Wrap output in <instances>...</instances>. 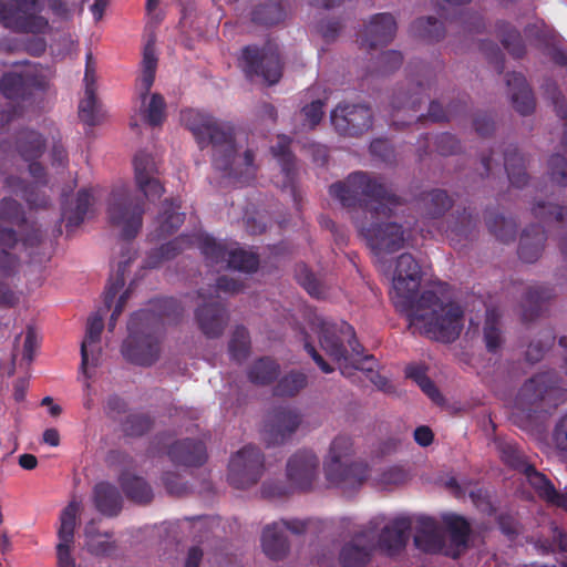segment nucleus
<instances>
[{
	"label": "nucleus",
	"mask_w": 567,
	"mask_h": 567,
	"mask_svg": "<svg viewBox=\"0 0 567 567\" xmlns=\"http://www.w3.org/2000/svg\"><path fill=\"white\" fill-rule=\"evenodd\" d=\"M286 12L279 2H267L257 6L251 13L252 22L261 25H275L284 21Z\"/></svg>",
	"instance_id": "nucleus-49"
},
{
	"label": "nucleus",
	"mask_w": 567,
	"mask_h": 567,
	"mask_svg": "<svg viewBox=\"0 0 567 567\" xmlns=\"http://www.w3.org/2000/svg\"><path fill=\"white\" fill-rule=\"evenodd\" d=\"M532 213L539 221L548 226L555 225L560 230H567V207L539 200L533 206ZM559 247L567 261V233L560 236Z\"/></svg>",
	"instance_id": "nucleus-28"
},
{
	"label": "nucleus",
	"mask_w": 567,
	"mask_h": 567,
	"mask_svg": "<svg viewBox=\"0 0 567 567\" xmlns=\"http://www.w3.org/2000/svg\"><path fill=\"white\" fill-rule=\"evenodd\" d=\"M442 523L450 536L445 556L458 558L470 546L472 525L466 517L456 513L443 514Z\"/></svg>",
	"instance_id": "nucleus-21"
},
{
	"label": "nucleus",
	"mask_w": 567,
	"mask_h": 567,
	"mask_svg": "<svg viewBox=\"0 0 567 567\" xmlns=\"http://www.w3.org/2000/svg\"><path fill=\"white\" fill-rule=\"evenodd\" d=\"M412 29L419 38L427 42L440 41L445 34L442 22L434 17L416 19L412 24Z\"/></svg>",
	"instance_id": "nucleus-52"
},
{
	"label": "nucleus",
	"mask_w": 567,
	"mask_h": 567,
	"mask_svg": "<svg viewBox=\"0 0 567 567\" xmlns=\"http://www.w3.org/2000/svg\"><path fill=\"white\" fill-rule=\"evenodd\" d=\"M279 373L280 367L276 360L269 357H262L250 365L247 377L254 384L268 385L277 380Z\"/></svg>",
	"instance_id": "nucleus-43"
},
{
	"label": "nucleus",
	"mask_w": 567,
	"mask_h": 567,
	"mask_svg": "<svg viewBox=\"0 0 567 567\" xmlns=\"http://www.w3.org/2000/svg\"><path fill=\"white\" fill-rule=\"evenodd\" d=\"M0 219L19 225H27L21 204L11 197H4L0 202Z\"/></svg>",
	"instance_id": "nucleus-62"
},
{
	"label": "nucleus",
	"mask_w": 567,
	"mask_h": 567,
	"mask_svg": "<svg viewBox=\"0 0 567 567\" xmlns=\"http://www.w3.org/2000/svg\"><path fill=\"white\" fill-rule=\"evenodd\" d=\"M154 419L147 413H132L122 424L123 432L127 436L140 437L151 431Z\"/></svg>",
	"instance_id": "nucleus-55"
},
{
	"label": "nucleus",
	"mask_w": 567,
	"mask_h": 567,
	"mask_svg": "<svg viewBox=\"0 0 567 567\" xmlns=\"http://www.w3.org/2000/svg\"><path fill=\"white\" fill-rule=\"evenodd\" d=\"M375 550V536L372 530L357 533L341 547L339 553L341 567H365Z\"/></svg>",
	"instance_id": "nucleus-17"
},
{
	"label": "nucleus",
	"mask_w": 567,
	"mask_h": 567,
	"mask_svg": "<svg viewBox=\"0 0 567 567\" xmlns=\"http://www.w3.org/2000/svg\"><path fill=\"white\" fill-rule=\"evenodd\" d=\"M302 423L298 409L281 405L274 408L267 416L262 430V440L267 446L282 445L288 442Z\"/></svg>",
	"instance_id": "nucleus-14"
},
{
	"label": "nucleus",
	"mask_w": 567,
	"mask_h": 567,
	"mask_svg": "<svg viewBox=\"0 0 567 567\" xmlns=\"http://www.w3.org/2000/svg\"><path fill=\"white\" fill-rule=\"evenodd\" d=\"M329 195L346 208L360 207L364 212L365 219L357 220L355 226L375 256L393 254L404 246L403 226L380 220L392 217L394 208L402 205V198L382 178L353 172L344 181L331 184Z\"/></svg>",
	"instance_id": "nucleus-1"
},
{
	"label": "nucleus",
	"mask_w": 567,
	"mask_h": 567,
	"mask_svg": "<svg viewBox=\"0 0 567 567\" xmlns=\"http://www.w3.org/2000/svg\"><path fill=\"white\" fill-rule=\"evenodd\" d=\"M143 117L145 122L152 126H161L166 118V102L162 94L153 93L150 102L143 110Z\"/></svg>",
	"instance_id": "nucleus-57"
},
{
	"label": "nucleus",
	"mask_w": 567,
	"mask_h": 567,
	"mask_svg": "<svg viewBox=\"0 0 567 567\" xmlns=\"http://www.w3.org/2000/svg\"><path fill=\"white\" fill-rule=\"evenodd\" d=\"M543 90L545 95L554 104L557 116L560 118H567V102L560 93L556 82L551 79H547L543 84Z\"/></svg>",
	"instance_id": "nucleus-63"
},
{
	"label": "nucleus",
	"mask_w": 567,
	"mask_h": 567,
	"mask_svg": "<svg viewBox=\"0 0 567 567\" xmlns=\"http://www.w3.org/2000/svg\"><path fill=\"white\" fill-rule=\"evenodd\" d=\"M250 336L247 328L236 326L228 343V351L231 359L239 363L246 360L250 352Z\"/></svg>",
	"instance_id": "nucleus-50"
},
{
	"label": "nucleus",
	"mask_w": 567,
	"mask_h": 567,
	"mask_svg": "<svg viewBox=\"0 0 567 567\" xmlns=\"http://www.w3.org/2000/svg\"><path fill=\"white\" fill-rule=\"evenodd\" d=\"M144 199L126 186L113 188L107 204V217L113 226L121 228L124 240L134 239L143 226Z\"/></svg>",
	"instance_id": "nucleus-9"
},
{
	"label": "nucleus",
	"mask_w": 567,
	"mask_h": 567,
	"mask_svg": "<svg viewBox=\"0 0 567 567\" xmlns=\"http://www.w3.org/2000/svg\"><path fill=\"white\" fill-rule=\"evenodd\" d=\"M410 529V518L399 517L393 519L381 530L378 542H375L377 550L389 557L401 554L406 546Z\"/></svg>",
	"instance_id": "nucleus-20"
},
{
	"label": "nucleus",
	"mask_w": 567,
	"mask_h": 567,
	"mask_svg": "<svg viewBox=\"0 0 567 567\" xmlns=\"http://www.w3.org/2000/svg\"><path fill=\"white\" fill-rule=\"evenodd\" d=\"M243 68L248 78L259 76L269 85L276 84L282 76V64L278 49L266 44L262 48L247 45L241 53Z\"/></svg>",
	"instance_id": "nucleus-11"
},
{
	"label": "nucleus",
	"mask_w": 567,
	"mask_h": 567,
	"mask_svg": "<svg viewBox=\"0 0 567 567\" xmlns=\"http://www.w3.org/2000/svg\"><path fill=\"white\" fill-rule=\"evenodd\" d=\"M181 117L186 128L193 133L200 150L212 146L213 166L217 171L240 182H246L255 175L257 167L254 164L255 153L251 150H246L244 153L241 163L244 168L235 164L237 147L233 125L196 110L183 111Z\"/></svg>",
	"instance_id": "nucleus-4"
},
{
	"label": "nucleus",
	"mask_w": 567,
	"mask_h": 567,
	"mask_svg": "<svg viewBox=\"0 0 567 567\" xmlns=\"http://www.w3.org/2000/svg\"><path fill=\"white\" fill-rule=\"evenodd\" d=\"M498 324V319L493 313H488L484 324V341L486 349L492 353H496L503 343Z\"/></svg>",
	"instance_id": "nucleus-61"
},
{
	"label": "nucleus",
	"mask_w": 567,
	"mask_h": 567,
	"mask_svg": "<svg viewBox=\"0 0 567 567\" xmlns=\"http://www.w3.org/2000/svg\"><path fill=\"white\" fill-rule=\"evenodd\" d=\"M16 150L24 161L39 159L44 153L45 140L33 130H21L17 134Z\"/></svg>",
	"instance_id": "nucleus-40"
},
{
	"label": "nucleus",
	"mask_w": 567,
	"mask_h": 567,
	"mask_svg": "<svg viewBox=\"0 0 567 567\" xmlns=\"http://www.w3.org/2000/svg\"><path fill=\"white\" fill-rule=\"evenodd\" d=\"M319 457L307 449L298 450L287 461L286 474L290 486L309 491L319 474Z\"/></svg>",
	"instance_id": "nucleus-16"
},
{
	"label": "nucleus",
	"mask_w": 567,
	"mask_h": 567,
	"mask_svg": "<svg viewBox=\"0 0 567 567\" xmlns=\"http://www.w3.org/2000/svg\"><path fill=\"white\" fill-rule=\"evenodd\" d=\"M93 203L94 197L91 189L82 188L78 192L73 204L70 206L63 205L61 219L65 221L68 234L84 221L85 216Z\"/></svg>",
	"instance_id": "nucleus-33"
},
{
	"label": "nucleus",
	"mask_w": 567,
	"mask_h": 567,
	"mask_svg": "<svg viewBox=\"0 0 567 567\" xmlns=\"http://www.w3.org/2000/svg\"><path fill=\"white\" fill-rule=\"evenodd\" d=\"M307 385V377L301 372H290L279 380L274 389L277 396H293Z\"/></svg>",
	"instance_id": "nucleus-58"
},
{
	"label": "nucleus",
	"mask_w": 567,
	"mask_h": 567,
	"mask_svg": "<svg viewBox=\"0 0 567 567\" xmlns=\"http://www.w3.org/2000/svg\"><path fill=\"white\" fill-rule=\"evenodd\" d=\"M496 445L502 461L509 467L523 473L525 467L529 465L516 444L507 441H498Z\"/></svg>",
	"instance_id": "nucleus-56"
},
{
	"label": "nucleus",
	"mask_w": 567,
	"mask_h": 567,
	"mask_svg": "<svg viewBox=\"0 0 567 567\" xmlns=\"http://www.w3.org/2000/svg\"><path fill=\"white\" fill-rule=\"evenodd\" d=\"M183 313V306L173 297L153 299L148 308L134 312L127 323L128 336L121 347L124 359L141 367L156 362L165 321L176 322Z\"/></svg>",
	"instance_id": "nucleus-3"
},
{
	"label": "nucleus",
	"mask_w": 567,
	"mask_h": 567,
	"mask_svg": "<svg viewBox=\"0 0 567 567\" xmlns=\"http://www.w3.org/2000/svg\"><path fill=\"white\" fill-rule=\"evenodd\" d=\"M414 545L426 554H443L447 550L444 536L440 533L434 518L422 516L417 519Z\"/></svg>",
	"instance_id": "nucleus-23"
},
{
	"label": "nucleus",
	"mask_w": 567,
	"mask_h": 567,
	"mask_svg": "<svg viewBox=\"0 0 567 567\" xmlns=\"http://www.w3.org/2000/svg\"><path fill=\"white\" fill-rule=\"evenodd\" d=\"M336 132L341 136L359 137L373 125V112L368 104L339 103L330 114Z\"/></svg>",
	"instance_id": "nucleus-13"
},
{
	"label": "nucleus",
	"mask_w": 567,
	"mask_h": 567,
	"mask_svg": "<svg viewBox=\"0 0 567 567\" xmlns=\"http://www.w3.org/2000/svg\"><path fill=\"white\" fill-rule=\"evenodd\" d=\"M194 241L198 244L200 252L210 266H218L227 262L228 252L226 245L216 241L212 236H194Z\"/></svg>",
	"instance_id": "nucleus-46"
},
{
	"label": "nucleus",
	"mask_w": 567,
	"mask_h": 567,
	"mask_svg": "<svg viewBox=\"0 0 567 567\" xmlns=\"http://www.w3.org/2000/svg\"><path fill=\"white\" fill-rule=\"evenodd\" d=\"M549 176L553 183L567 186V159L560 154H553L548 161Z\"/></svg>",
	"instance_id": "nucleus-64"
},
{
	"label": "nucleus",
	"mask_w": 567,
	"mask_h": 567,
	"mask_svg": "<svg viewBox=\"0 0 567 567\" xmlns=\"http://www.w3.org/2000/svg\"><path fill=\"white\" fill-rule=\"evenodd\" d=\"M496 32L501 39L502 44L511 55L516 59L524 56L526 49L522 35L517 29L505 21H498L496 23Z\"/></svg>",
	"instance_id": "nucleus-45"
},
{
	"label": "nucleus",
	"mask_w": 567,
	"mask_h": 567,
	"mask_svg": "<svg viewBox=\"0 0 567 567\" xmlns=\"http://www.w3.org/2000/svg\"><path fill=\"white\" fill-rule=\"evenodd\" d=\"M261 546L264 553L272 560L285 558L290 548L287 536L277 522L264 528Z\"/></svg>",
	"instance_id": "nucleus-34"
},
{
	"label": "nucleus",
	"mask_w": 567,
	"mask_h": 567,
	"mask_svg": "<svg viewBox=\"0 0 567 567\" xmlns=\"http://www.w3.org/2000/svg\"><path fill=\"white\" fill-rule=\"evenodd\" d=\"M226 267L233 270L252 274L259 268V256L252 251L245 250L244 248L230 249Z\"/></svg>",
	"instance_id": "nucleus-47"
},
{
	"label": "nucleus",
	"mask_w": 567,
	"mask_h": 567,
	"mask_svg": "<svg viewBox=\"0 0 567 567\" xmlns=\"http://www.w3.org/2000/svg\"><path fill=\"white\" fill-rule=\"evenodd\" d=\"M547 239L545 229L539 224L525 228L520 236L518 256L525 262H535L542 255Z\"/></svg>",
	"instance_id": "nucleus-31"
},
{
	"label": "nucleus",
	"mask_w": 567,
	"mask_h": 567,
	"mask_svg": "<svg viewBox=\"0 0 567 567\" xmlns=\"http://www.w3.org/2000/svg\"><path fill=\"white\" fill-rule=\"evenodd\" d=\"M485 223L489 233L504 244L514 241L517 234V223L494 212H486Z\"/></svg>",
	"instance_id": "nucleus-42"
},
{
	"label": "nucleus",
	"mask_w": 567,
	"mask_h": 567,
	"mask_svg": "<svg viewBox=\"0 0 567 567\" xmlns=\"http://www.w3.org/2000/svg\"><path fill=\"white\" fill-rule=\"evenodd\" d=\"M396 21L391 13H377L364 25L361 34V47L373 50L389 44L396 33Z\"/></svg>",
	"instance_id": "nucleus-19"
},
{
	"label": "nucleus",
	"mask_w": 567,
	"mask_h": 567,
	"mask_svg": "<svg viewBox=\"0 0 567 567\" xmlns=\"http://www.w3.org/2000/svg\"><path fill=\"white\" fill-rule=\"evenodd\" d=\"M504 168L512 186L523 188L527 185L525 158L515 145H508L504 151Z\"/></svg>",
	"instance_id": "nucleus-41"
},
{
	"label": "nucleus",
	"mask_w": 567,
	"mask_h": 567,
	"mask_svg": "<svg viewBox=\"0 0 567 567\" xmlns=\"http://www.w3.org/2000/svg\"><path fill=\"white\" fill-rule=\"evenodd\" d=\"M0 91L8 100H24L28 85L21 74L14 72L4 73L0 80Z\"/></svg>",
	"instance_id": "nucleus-51"
},
{
	"label": "nucleus",
	"mask_w": 567,
	"mask_h": 567,
	"mask_svg": "<svg viewBox=\"0 0 567 567\" xmlns=\"http://www.w3.org/2000/svg\"><path fill=\"white\" fill-rule=\"evenodd\" d=\"M118 483L125 496L136 504H148L154 497L152 487L143 477L123 472Z\"/></svg>",
	"instance_id": "nucleus-38"
},
{
	"label": "nucleus",
	"mask_w": 567,
	"mask_h": 567,
	"mask_svg": "<svg viewBox=\"0 0 567 567\" xmlns=\"http://www.w3.org/2000/svg\"><path fill=\"white\" fill-rule=\"evenodd\" d=\"M523 473L542 499L548 502L557 496V489L551 481L545 474L537 471L534 465L529 464Z\"/></svg>",
	"instance_id": "nucleus-48"
},
{
	"label": "nucleus",
	"mask_w": 567,
	"mask_h": 567,
	"mask_svg": "<svg viewBox=\"0 0 567 567\" xmlns=\"http://www.w3.org/2000/svg\"><path fill=\"white\" fill-rule=\"evenodd\" d=\"M419 200L423 217L430 220L440 219L453 206V199L444 189L424 192Z\"/></svg>",
	"instance_id": "nucleus-35"
},
{
	"label": "nucleus",
	"mask_w": 567,
	"mask_h": 567,
	"mask_svg": "<svg viewBox=\"0 0 567 567\" xmlns=\"http://www.w3.org/2000/svg\"><path fill=\"white\" fill-rule=\"evenodd\" d=\"M412 85L413 87L409 89V91L399 89L393 93L390 103L392 109V125L401 128L414 118L417 121L430 118L432 122H444L453 117L454 111L452 105L445 110L437 101L430 103L427 116L423 114L416 115L424 97L429 96L430 82L424 83L423 81H417Z\"/></svg>",
	"instance_id": "nucleus-7"
},
{
	"label": "nucleus",
	"mask_w": 567,
	"mask_h": 567,
	"mask_svg": "<svg viewBox=\"0 0 567 567\" xmlns=\"http://www.w3.org/2000/svg\"><path fill=\"white\" fill-rule=\"evenodd\" d=\"M477 217L473 216L471 212L464 209L463 213L456 217L453 225L445 229L446 236L452 240L467 239L472 230L477 225Z\"/></svg>",
	"instance_id": "nucleus-54"
},
{
	"label": "nucleus",
	"mask_w": 567,
	"mask_h": 567,
	"mask_svg": "<svg viewBox=\"0 0 567 567\" xmlns=\"http://www.w3.org/2000/svg\"><path fill=\"white\" fill-rule=\"evenodd\" d=\"M296 279L311 297L317 299L324 297L326 291L323 285L306 265H299L297 267Z\"/></svg>",
	"instance_id": "nucleus-59"
},
{
	"label": "nucleus",
	"mask_w": 567,
	"mask_h": 567,
	"mask_svg": "<svg viewBox=\"0 0 567 567\" xmlns=\"http://www.w3.org/2000/svg\"><path fill=\"white\" fill-rule=\"evenodd\" d=\"M104 328L103 315L100 312L89 317L86 323L85 338L81 343V370L87 375V367L90 364V354L92 357L91 364L97 365L101 355V348L97 347L101 333Z\"/></svg>",
	"instance_id": "nucleus-24"
},
{
	"label": "nucleus",
	"mask_w": 567,
	"mask_h": 567,
	"mask_svg": "<svg viewBox=\"0 0 567 567\" xmlns=\"http://www.w3.org/2000/svg\"><path fill=\"white\" fill-rule=\"evenodd\" d=\"M195 320L206 338L216 339L224 333L229 321V315L224 305L210 302L196 309Z\"/></svg>",
	"instance_id": "nucleus-22"
},
{
	"label": "nucleus",
	"mask_w": 567,
	"mask_h": 567,
	"mask_svg": "<svg viewBox=\"0 0 567 567\" xmlns=\"http://www.w3.org/2000/svg\"><path fill=\"white\" fill-rule=\"evenodd\" d=\"M265 457L260 449L248 444L234 454L228 465V482L238 489L255 485L264 474Z\"/></svg>",
	"instance_id": "nucleus-12"
},
{
	"label": "nucleus",
	"mask_w": 567,
	"mask_h": 567,
	"mask_svg": "<svg viewBox=\"0 0 567 567\" xmlns=\"http://www.w3.org/2000/svg\"><path fill=\"white\" fill-rule=\"evenodd\" d=\"M92 501L95 509L106 517L117 516L123 507L118 488L109 482H99L94 485Z\"/></svg>",
	"instance_id": "nucleus-30"
},
{
	"label": "nucleus",
	"mask_w": 567,
	"mask_h": 567,
	"mask_svg": "<svg viewBox=\"0 0 567 567\" xmlns=\"http://www.w3.org/2000/svg\"><path fill=\"white\" fill-rule=\"evenodd\" d=\"M355 370L367 372L370 381L381 391L391 392L392 385L390 381L378 372H374L375 359L373 355H363V353L351 364Z\"/></svg>",
	"instance_id": "nucleus-53"
},
{
	"label": "nucleus",
	"mask_w": 567,
	"mask_h": 567,
	"mask_svg": "<svg viewBox=\"0 0 567 567\" xmlns=\"http://www.w3.org/2000/svg\"><path fill=\"white\" fill-rule=\"evenodd\" d=\"M179 203L176 199H165L163 202L162 212L157 217V229L154 238L159 240L166 236L174 234L184 223V214L178 212Z\"/></svg>",
	"instance_id": "nucleus-37"
},
{
	"label": "nucleus",
	"mask_w": 567,
	"mask_h": 567,
	"mask_svg": "<svg viewBox=\"0 0 567 567\" xmlns=\"http://www.w3.org/2000/svg\"><path fill=\"white\" fill-rule=\"evenodd\" d=\"M352 446L353 443L349 436H337L332 441L329 455L323 463L328 483L344 492L357 489L369 477V467L364 462H349Z\"/></svg>",
	"instance_id": "nucleus-6"
},
{
	"label": "nucleus",
	"mask_w": 567,
	"mask_h": 567,
	"mask_svg": "<svg viewBox=\"0 0 567 567\" xmlns=\"http://www.w3.org/2000/svg\"><path fill=\"white\" fill-rule=\"evenodd\" d=\"M167 454L174 464L186 467L202 466L207 460L204 442L194 439L176 441L169 446Z\"/></svg>",
	"instance_id": "nucleus-25"
},
{
	"label": "nucleus",
	"mask_w": 567,
	"mask_h": 567,
	"mask_svg": "<svg viewBox=\"0 0 567 567\" xmlns=\"http://www.w3.org/2000/svg\"><path fill=\"white\" fill-rule=\"evenodd\" d=\"M81 507L80 501L72 499L60 513L56 532L59 539L56 544L58 567H75L72 548L74 546V533Z\"/></svg>",
	"instance_id": "nucleus-15"
},
{
	"label": "nucleus",
	"mask_w": 567,
	"mask_h": 567,
	"mask_svg": "<svg viewBox=\"0 0 567 567\" xmlns=\"http://www.w3.org/2000/svg\"><path fill=\"white\" fill-rule=\"evenodd\" d=\"M553 295V289L544 285L527 287L520 301L523 321L528 322L538 318Z\"/></svg>",
	"instance_id": "nucleus-32"
},
{
	"label": "nucleus",
	"mask_w": 567,
	"mask_h": 567,
	"mask_svg": "<svg viewBox=\"0 0 567 567\" xmlns=\"http://www.w3.org/2000/svg\"><path fill=\"white\" fill-rule=\"evenodd\" d=\"M560 382V377L553 370L534 374L519 388L516 406L528 415L550 414L567 400V390Z\"/></svg>",
	"instance_id": "nucleus-5"
},
{
	"label": "nucleus",
	"mask_w": 567,
	"mask_h": 567,
	"mask_svg": "<svg viewBox=\"0 0 567 567\" xmlns=\"http://www.w3.org/2000/svg\"><path fill=\"white\" fill-rule=\"evenodd\" d=\"M194 244V236L181 235L152 250L145 260V267L155 268L162 261L175 258L181 251Z\"/></svg>",
	"instance_id": "nucleus-39"
},
{
	"label": "nucleus",
	"mask_w": 567,
	"mask_h": 567,
	"mask_svg": "<svg viewBox=\"0 0 567 567\" xmlns=\"http://www.w3.org/2000/svg\"><path fill=\"white\" fill-rule=\"evenodd\" d=\"M4 187L17 195H21L31 209L47 208L50 205V198L43 192L18 176L10 175L6 177Z\"/></svg>",
	"instance_id": "nucleus-36"
},
{
	"label": "nucleus",
	"mask_w": 567,
	"mask_h": 567,
	"mask_svg": "<svg viewBox=\"0 0 567 567\" xmlns=\"http://www.w3.org/2000/svg\"><path fill=\"white\" fill-rule=\"evenodd\" d=\"M313 326L319 334L320 347L331 359L352 364L363 353L364 348L357 340L355 331L348 322L316 318Z\"/></svg>",
	"instance_id": "nucleus-8"
},
{
	"label": "nucleus",
	"mask_w": 567,
	"mask_h": 567,
	"mask_svg": "<svg viewBox=\"0 0 567 567\" xmlns=\"http://www.w3.org/2000/svg\"><path fill=\"white\" fill-rule=\"evenodd\" d=\"M134 177L137 188L148 200L159 198L165 188L156 177L158 169L154 158L145 153L138 152L133 159Z\"/></svg>",
	"instance_id": "nucleus-18"
},
{
	"label": "nucleus",
	"mask_w": 567,
	"mask_h": 567,
	"mask_svg": "<svg viewBox=\"0 0 567 567\" xmlns=\"http://www.w3.org/2000/svg\"><path fill=\"white\" fill-rule=\"evenodd\" d=\"M157 68V58L155 54V47L152 41H148L143 50L142 60V76H141V92L140 96L142 102L145 103L147 95L154 84L155 72Z\"/></svg>",
	"instance_id": "nucleus-44"
},
{
	"label": "nucleus",
	"mask_w": 567,
	"mask_h": 567,
	"mask_svg": "<svg viewBox=\"0 0 567 567\" xmlns=\"http://www.w3.org/2000/svg\"><path fill=\"white\" fill-rule=\"evenodd\" d=\"M132 257L128 256L125 260L120 261L117 265V271L115 276H112L109 280V284L104 291V305L106 309H110L114 302V299L116 295L120 292V290L124 287L125 279H124V272L126 271V268L128 264L131 262Z\"/></svg>",
	"instance_id": "nucleus-60"
},
{
	"label": "nucleus",
	"mask_w": 567,
	"mask_h": 567,
	"mask_svg": "<svg viewBox=\"0 0 567 567\" xmlns=\"http://www.w3.org/2000/svg\"><path fill=\"white\" fill-rule=\"evenodd\" d=\"M291 138L286 135L278 136L276 145L271 147L272 155L277 158L284 174L282 188L289 189L293 200H298L296 185L297 169L296 157L290 151Z\"/></svg>",
	"instance_id": "nucleus-26"
},
{
	"label": "nucleus",
	"mask_w": 567,
	"mask_h": 567,
	"mask_svg": "<svg viewBox=\"0 0 567 567\" xmlns=\"http://www.w3.org/2000/svg\"><path fill=\"white\" fill-rule=\"evenodd\" d=\"M84 82L85 92L79 104V117L86 125L94 126L99 123V104L95 95V74L92 68L91 53L86 55Z\"/></svg>",
	"instance_id": "nucleus-27"
},
{
	"label": "nucleus",
	"mask_w": 567,
	"mask_h": 567,
	"mask_svg": "<svg viewBox=\"0 0 567 567\" xmlns=\"http://www.w3.org/2000/svg\"><path fill=\"white\" fill-rule=\"evenodd\" d=\"M43 9L44 0H0V23L17 33L44 34L50 23Z\"/></svg>",
	"instance_id": "nucleus-10"
},
{
	"label": "nucleus",
	"mask_w": 567,
	"mask_h": 567,
	"mask_svg": "<svg viewBox=\"0 0 567 567\" xmlns=\"http://www.w3.org/2000/svg\"><path fill=\"white\" fill-rule=\"evenodd\" d=\"M506 85L509 91L513 107L524 116L533 113L536 102L525 76L518 72L508 73L506 75Z\"/></svg>",
	"instance_id": "nucleus-29"
},
{
	"label": "nucleus",
	"mask_w": 567,
	"mask_h": 567,
	"mask_svg": "<svg viewBox=\"0 0 567 567\" xmlns=\"http://www.w3.org/2000/svg\"><path fill=\"white\" fill-rule=\"evenodd\" d=\"M421 280L419 262L411 254H401L396 259L393 276L391 298L394 307L406 316L413 332L419 331L441 342H453L463 329L462 307L455 302H443L431 290L419 295Z\"/></svg>",
	"instance_id": "nucleus-2"
}]
</instances>
